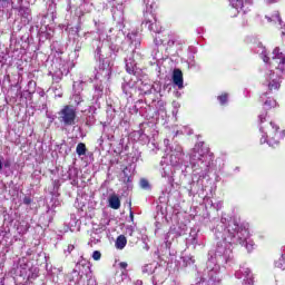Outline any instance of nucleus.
<instances>
[{"label": "nucleus", "instance_id": "1", "mask_svg": "<svg viewBox=\"0 0 285 285\" xmlns=\"http://www.w3.org/2000/svg\"><path fill=\"white\" fill-rule=\"evenodd\" d=\"M248 234V229L244 227V225H239L237 220H232L227 226V236L225 237V242L227 244H235L236 246H244L246 244V235Z\"/></svg>", "mask_w": 285, "mask_h": 285}, {"label": "nucleus", "instance_id": "2", "mask_svg": "<svg viewBox=\"0 0 285 285\" xmlns=\"http://www.w3.org/2000/svg\"><path fill=\"white\" fill-rule=\"evenodd\" d=\"M58 119L63 126H75L77 124V109L72 105H65L58 111Z\"/></svg>", "mask_w": 285, "mask_h": 285}, {"label": "nucleus", "instance_id": "3", "mask_svg": "<svg viewBox=\"0 0 285 285\" xmlns=\"http://www.w3.org/2000/svg\"><path fill=\"white\" fill-rule=\"evenodd\" d=\"M282 137L284 136L279 131V126L271 121L268 128V146H271L272 148H277V146H279V141H282Z\"/></svg>", "mask_w": 285, "mask_h": 285}, {"label": "nucleus", "instance_id": "4", "mask_svg": "<svg viewBox=\"0 0 285 285\" xmlns=\"http://www.w3.org/2000/svg\"><path fill=\"white\" fill-rule=\"evenodd\" d=\"M279 75H275V71L269 70L268 73L265 76V82H263V86H267L268 91L273 92V90H278L282 88V81H281Z\"/></svg>", "mask_w": 285, "mask_h": 285}, {"label": "nucleus", "instance_id": "5", "mask_svg": "<svg viewBox=\"0 0 285 285\" xmlns=\"http://www.w3.org/2000/svg\"><path fill=\"white\" fill-rule=\"evenodd\" d=\"M269 68H274L275 70H279V72H284L285 57L282 55L273 57L272 60L269 61Z\"/></svg>", "mask_w": 285, "mask_h": 285}, {"label": "nucleus", "instance_id": "6", "mask_svg": "<svg viewBox=\"0 0 285 285\" xmlns=\"http://www.w3.org/2000/svg\"><path fill=\"white\" fill-rule=\"evenodd\" d=\"M173 82L175 86L181 90L184 88V72H181V69H174L173 71Z\"/></svg>", "mask_w": 285, "mask_h": 285}, {"label": "nucleus", "instance_id": "7", "mask_svg": "<svg viewBox=\"0 0 285 285\" xmlns=\"http://www.w3.org/2000/svg\"><path fill=\"white\" fill-rule=\"evenodd\" d=\"M277 0H267V3H275ZM233 8L244 10V3H250V0H230Z\"/></svg>", "mask_w": 285, "mask_h": 285}, {"label": "nucleus", "instance_id": "8", "mask_svg": "<svg viewBox=\"0 0 285 285\" xmlns=\"http://www.w3.org/2000/svg\"><path fill=\"white\" fill-rule=\"evenodd\" d=\"M194 150L196 151V153H198V160L199 161H203L204 163V157H208V153H210V150L208 149V147H205L204 145H202V146H196L195 148H194Z\"/></svg>", "mask_w": 285, "mask_h": 285}, {"label": "nucleus", "instance_id": "9", "mask_svg": "<svg viewBox=\"0 0 285 285\" xmlns=\"http://www.w3.org/2000/svg\"><path fill=\"white\" fill-rule=\"evenodd\" d=\"M109 206L114 210H119V208H121V199H119V196H117V194H112L111 196H109Z\"/></svg>", "mask_w": 285, "mask_h": 285}, {"label": "nucleus", "instance_id": "10", "mask_svg": "<svg viewBox=\"0 0 285 285\" xmlns=\"http://www.w3.org/2000/svg\"><path fill=\"white\" fill-rule=\"evenodd\" d=\"M126 244H128V239H126L125 235H119L116 239V248H118V250H124V248H126Z\"/></svg>", "mask_w": 285, "mask_h": 285}, {"label": "nucleus", "instance_id": "11", "mask_svg": "<svg viewBox=\"0 0 285 285\" xmlns=\"http://www.w3.org/2000/svg\"><path fill=\"white\" fill-rule=\"evenodd\" d=\"M268 23H282V17L279 16V11H275L272 16H265Z\"/></svg>", "mask_w": 285, "mask_h": 285}, {"label": "nucleus", "instance_id": "12", "mask_svg": "<svg viewBox=\"0 0 285 285\" xmlns=\"http://www.w3.org/2000/svg\"><path fill=\"white\" fill-rule=\"evenodd\" d=\"M86 144L83 142H79L76 147V153L79 157H83V155H86Z\"/></svg>", "mask_w": 285, "mask_h": 285}, {"label": "nucleus", "instance_id": "13", "mask_svg": "<svg viewBox=\"0 0 285 285\" xmlns=\"http://www.w3.org/2000/svg\"><path fill=\"white\" fill-rule=\"evenodd\" d=\"M217 100L219 101L220 106H226V104H228V94L223 92L220 96L217 97Z\"/></svg>", "mask_w": 285, "mask_h": 285}, {"label": "nucleus", "instance_id": "14", "mask_svg": "<svg viewBox=\"0 0 285 285\" xmlns=\"http://www.w3.org/2000/svg\"><path fill=\"white\" fill-rule=\"evenodd\" d=\"M155 21H157V20L155 19V16H153V14L150 13V18H149L148 16H146V19H145V21L142 22V24H144V26H155Z\"/></svg>", "mask_w": 285, "mask_h": 285}, {"label": "nucleus", "instance_id": "15", "mask_svg": "<svg viewBox=\"0 0 285 285\" xmlns=\"http://www.w3.org/2000/svg\"><path fill=\"white\" fill-rule=\"evenodd\" d=\"M263 135L261 137V144H268V131H264V127L261 128Z\"/></svg>", "mask_w": 285, "mask_h": 285}, {"label": "nucleus", "instance_id": "16", "mask_svg": "<svg viewBox=\"0 0 285 285\" xmlns=\"http://www.w3.org/2000/svg\"><path fill=\"white\" fill-rule=\"evenodd\" d=\"M92 259H94L95 262H99V259H101V252L95 250V252L92 253Z\"/></svg>", "mask_w": 285, "mask_h": 285}, {"label": "nucleus", "instance_id": "17", "mask_svg": "<svg viewBox=\"0 0 285 285\" xmlns=\"http://www.w3.org/2000/svg\"><path fill=\"white\" fill-rule=\"evenodd\" d=\"M140 186H141V188H149L150 184L148 183V180L146 178H142L140 180Z\"/></svg>", "mask_w": 285, "mask_h": 285}, {"label": "nucleus", "instance_id": "18", "mask_svg": "<svg viewBox=\"0 0 285 285\" xmlns=\"http://www.w3.org/2000/svg\"><path fill=\"white\" fill-rule=\"evenodd\" d=\"M266 112H264V114H262V115H259L258 116V119H259V121H261V124H264V121H266Z\"/></svg>", "mask_w": 285, "mask_h": 285}, {"label": "nucleus", "instance_id": "19", "mask_svg": "<svg viewBox=\"0 0 285 285\" xmlns=\"http://www.w3.org/2000/svg\"><path fill=\"white\" fill-rule=\"evenodd\" d=\"M119 268H121L122 271H126V268H128V263H126V262H120V263H119Z\"/></svg>", "mask_w": 285, "mask_h": 285}, {"label": "nucleus", "instance_id": "20", "mask_svg": "<svg viewBox=\"0 0 285 285\" xmlns=\"http://www.w3.org/2000/svg\"><path fill=\"white\" fill-rule=\"evenodd\" d=\"M263 61H264V63H269L271 65V57H268V56H263Z\"/></svg>", "mask_w": 285, "mask_h": 285}, {"label": "nucleus", "instance_id": "21", "mask_svg": "<svg viewBox=\"0 0 285 285\" xmlns=\"http://www.w3.org/2000/svg\"><path fill=\"white\" fill-rule=\"evenodd\" d=\"M23 204H26L27 206H30V204H32V199H30V198H24V199H23Z\"/></svg>", "mask_w": 285, "mask_h": 285}, {"label": "nucleus", "instance_id": "22", "mask_svg": "<svg viewBox=\"0 0 285 285\" xmlns=\"http://www.w3.org/2000/svg\"><path fill=\"white\" fill-rule=\"evenodd\" d=\"M126 70L129 75H132V72H135V70L130 67H128V65H126Z\"/></svg>", "mask_w": 285, "mask_h": 285}, {"label": "nucleus", "instance_id": "23", "mask_svg": "<svg viewBox=\"0 0 285 285\" xmlns=\"http://www.w3.org/2000/svg\"><path fill=\"white\" fill-rule=\"evenodd\" d=\"M122 174H124L125 177L130 176V175L128 174V167H127V166L122 169Z\"/></svg>", "mask_w": 285, "mask_h": 285}, {"label": "nucleus", "instance_id": "24", "mask_svg": "<svg viewBox=\"0 0 285 285\" xmlns=\"http://www.w3.org/2000/svg\"><path fill=\"white\" fill-rule=\"evenodd\" d=\"M72 250H75V245H68L67 252L72 253Z\"/></svg>", "mask_w": 285, "mask_h": 285}, {"label": "nucleus", "instance_id": "25", "mask_svg": "<svg viewBox=\"0 0 285 285\" xmlns=\"http://www.w3.org/2000/svg\"><path fill=\"white\" fill-rule=\"evenodd\" d=\"M125 184H130L132 181V179L130 178V176H126L125 177Z\"/></svg>", "mask_w": 285, "mask_h": 285}, {"label": "nucleus", "instance_id": "26", "mask_svg": "<svg viewBox=\"0 0 285 285\" xmlns=\"http://www.w3.org/2000/svg\"><path fill=\"white\" fill-rule=\"evenodd\" d=\"M129 217L131 222H135V213H132V210L129 212Z\"/></svg>", "mask_w": 285, "mask_h": 285}, {"label": "nucleus", "instance_id": "27", "mask_svg": "<svg viewBox=\"0 0 285 285\" xmlns=\"http://www.w3.org/2000/svg\"><path fill=\"white\" fill-rule=\"evenodd\" d=\"M271 104H272L271 100H266V101H265V106H268V108H271Z\"/></svg>", "mask_w": 285, "mask_h": 285}, {"label": "nucleus", "instance_id": "28", "mask_svg": "<svg viewBox=\"0 0 285 285\" xmlns=\"http://www.w3.org/2000/svg\"><path fill=\"white\" fill-rule=\"evenodd\" d=\"M283 41H285V30L282 31Z\"/></svg>", "mask_w": 285, "mask_h": 285}, {"label": "nucleus", "instance_id": "29", "mask_svg": "<svg viewBox=\"0 0 285 285\" xmlns=\"http://www.w3.org/2000/svg\"><path fill=\"white\" fill-rule=\"evenodd\" d=\"M3 169V165L1 164V160H0V171Z\"/></svg>", "mask_w": 285, "mask_h": 285}, {"label": "nucleus", "instance_id": "30", "mask_svg": "<svg viewBox=\"0 0 285 285\" xmlns=\"http://www.w3.org/2000/svg\"><path fill=\"white\" fill-rule=\"evenodd\" d=\"M21 10H23V8H20V12H21Z\"/></svg>", "mask_w": 285, "mask_h": 285}, {"label": "nucleus", "instance_id": "31", "mask_svg": "<svg viewBox=\"0 0 285 285\" xmlns=\"http://www.w3.org/2000/svg\"><path fill=\"white\" fill-rule=\"evenodd\" d=\"M0 1H8V0H0Z\"/></svg>", "mask_w": 285, "mask_h": 285}, {"label": "nucleus", "instance_id": "32", "mask_svg": "<svg viewBox=\"0 0 285 285\" xmlns=\"http://www.w3.org/2000/svg\"><path fill=\"white\" fill-rule=\"evenodd\" d=\"M130 235H132V229H131V233H130Z\"/></svg>", "mask_w": 285, "mask_h": 285}]
</instances>
